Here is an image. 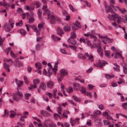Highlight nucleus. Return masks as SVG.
Segmentation results:
<instances>
[{
    "instance_id": "obj_53",
    "label": "nucleus",
    "mask_w": 127,
    "mask_h": 127,
    "mask_svg": "<svg viewBox=\"0 0 127 127\" xmlns=\"http://www.w3.org/2000/svg\"><path fill=\"white\" fill-rule=\"evenodd\" d=\"M57 91L56 89H54L53 90V97L54 98L56 97V93L57 92Z\"/></svg>"
},
{
    "instance_id": "obj_23",
    "label": "nucleus",
    "mask_w": 127,
    "mask_h": 127,
    "mask_svg": "<svg viewBox=\"0 0 127 127\" xmlns=\"http://www.w3.org/2000/svg\"><path fill=\"white\" fill-rule=\"evenodd\" d=\"M15 113L14 111H10V112L9 116L10 118L13 117L15 115Z\"/></svg>"
},
{
    "instance_id": "obj_47",
    "label": "nucleus",
    "mask_w": 127,
    "mask_h": 127,
    "mask_svg": "<svg viewBox=\"0 0 127 127\" xmlns=\"http://www.w3.org/2000/svg\"><path fill=\"white\" fill-rule=\"evenodd\" d=\"M38 27L40 30L43 29V25L42 24H39L38 26Z\"/></svg>"
},
{
    "instance_id": "obj_29",
    "label": "nucleus",
    "mask_w": 127,
    "mask_h": 127,
    "mask_svg": "<svg viewBox=\"0 0 127 127\" xmlns=\"http://www.w3.org/2000/svg\"><path fill=\"white\" fill-rule=\"evenodd\" d=\"M101 112L99 110H95L93 113L94 115H99L101 114Z\"/></svg>"
},
{
    "instance_id": "obj_56",
    "label": "nucleus",
    "mask_w": 127,
    "mask_h": 127,
    "mask_svg": "<svg viewBox=\"0 0 127 127\" xmlns=\"http://www.w3.org/2000/svg\"><path fill=\"white\" fill-rule=\"evenodd\" d=\"M110 3L111 4V6L114 7V5L113 4L115 3V0H110Z\"/></svg>"
},
{
    "instance_id": "obj_60",
    "label": "nucleus",
    "mask_w": 127,
    "mask_h": 127,
    "mask_svg": "<svg viewBox=\"0 0 127 127\" xmlns=\"http://www.w3.org/2000/svg\"><path fill=\"white\" fill-rule=\"evenodd\" d=\"M54 118L56 119H57V117H60V116L59 115L56 114L55 113L54 114Z\"/></svg>"
},
{
    "instance_id": "obj_39",
    "label": "nucleus",
    "mask_w": 127,
    "mask_h": 127,
    "mask_svg": "<svg viewBox=\"0 0 127 127\" xmlns=\"http://www.w3.org/2000/svg\"><path fill=\"white\" fill-rule=\"evenodd\" d=\"M122 18L117 13L115 14V19H117V20H119L121 19Z\"/></svg>"
},
{
    "instance_id": "obj_34",
    "label": "nucleus",
    "mask_w": 127,
    "mask_h": 127,
    "mask_svg": "<svg viewBox=\"0 0 127 127\" xmlns=\"http://www.w3.org/2000/svg\"><path fill=\"white\" fill-rule=\"evenodd\" d=\"M64 29L65 31H69L71 29V27L70 26H66L64 28Z\"/></svg>"
},
{
    "instance_id": "obj_24",
    "label": "nucleus",
    "mask_w": 127,
    "mask_h": 127,
    "mask_svg": "<svg viewBox=\"0 0 127 127\" xmlns=\"http://www.w3.org/2000/svg\"><path fill=\"white\" fill-rule=\"evenodd\" d=\"M50 121L49 119L45 120L44 121L45 126H43L42 127H48L47 124L50 123Z\"/></svg>"
},
{
    "instance_id": "obj_8",
    "label": "nucleus",
    "mask_w": 127,
    "mask_h": 127,
    "mask_svg": "<svg viewBox=\"0 0 127 127\" xmlns=\"http://www.w3.org/2000/svg\"><path fill=\"white\" fill-rule=\"evenodd\" d=\"M30 27L33 29L34 31L36 32L37 34L39 35L40 34V31L37 29L36 27L35 26V25H32L31 26H29Z\"/></svg>"
},
{
    "instance_id": "obj_2",
    "label": "nucleus",
    "mask_w": 127,
    "mask_h": 127,
    "mask_svg": "<svg viewBox=\"0 0 127 127\" xmlns=\"http://www.w3.org/2000/svg\"><path fill=\"white\" fill-rule=\"evenodd\" d=\"M13 98L16 101H18L23 96V94L22 93L17 92L16 94L13 93L12 95Z\"/></svg>"
},
{
    "instance_id": "obj_22",
    "label": "nucleus",
    "mask_w": 127,
    "mask_h": 127,
    "mask_svg": "<svg viewBox=\"0 0 127 127\" xmlns=\"http://www.w3.org/2000/svg\"><path fill=\"white\" fill-rule=\"evenodd\" d=\"M105 76L106 78L108 79H110L113 78L114 77V74L109 75V74H105Z\"/></svg>"
},
{
    "instance_id": "obj_17",
    "label": "nucleus",
    "mask_w": 127,
    "mask_h": 127,
    "mask_svg": "<svg viewBox=\"0 0 127 127\" xmlns=\"http://www.w3.org/2000/svg\"><path fill=\"white\" fill-rule=\"evenodd\" d=\"M105 56L107 58H109L110 57V52L108 51H104Z\"/></svg>"
},
{
    "instance_id": "obj_38",
    "label": "nucleus",
    "mask_w": 127,
    "mask_h": 127,
    "mask_svg": "<svg viewBox=\"0 0 127 127\" xmlns=\"http://www.w3.org/2000/svg\"><path fill=\"white\" fill-rule=\"evenodd\" d=\"M70 37L72 38H76V34L74 32V31L71 33Z\"/></svg>"
},
{
    "instance_id": "obj_26",
    "label": "nucleus",
    "mask_w": 127,
    "mask_h": 127,
    "mask_svg": "<svg viewBox=\"0 0 127 127\" xmlns=\"http://www.w3.org/2000/svg\"><path fill=\"white\" fill-rule=\"evenodd\" d=\"M57 33L59 34V35L61 36H62V34H60L59 33V32H61L63 34L64 33V32H63V30L62 29L60 28H59L57 30Z\"/></svg>"
},
{
    "instance_id": "obj_54",
    "label": "nucleus",
    "mask_w": 127,
    "mask_h": 127,
    "mask_svg": "<svg viewBox=\"0 0 127 127\" xmlns=\"http://www.w3.org/2000/svg\"><path fill=\"white\" fill-rule=\"evenodd\" d=\"M103 122L104 125H109L110 123V122H108L106 120H104L103 121Z\"/></svg>"
},
{
    "instance_id": "obj_28",
    "label": "nucleus",
    "mask_w": 127,
    "mask_h": 127,
    "mask_svg": "<svg viewBox=\"0 0 127 127\" xmlns=\"http://www.w3.org/2000/svg\"><path fill=\"white\" fill-rule=\"evenodd\" d=\"M10 112H9L6 109H5L4 110V114L2 115V116L7 117L9 115Z\"/></svg>"
},
{
    "instance_id": "obj_57",
    "label": "nucleus",
    "mask_w": 127,
    "mask_h": 127,
    "mask_svg": "<svg viewBox=\"0 0 127 127\" xmlns=\"http://www.w3.org/2000/svg\"><path fill=\"white\" fill-rule=\"evenodd\" d=\"M94 87V86L93 85L91 84H89L88 85V89L92 90Z\"/></svg>"
},
{
    "instance_id": "obj_51",
    "label": "nucleus",
    "mask_w": 127,
    "mask_h": 127,
    "mask_svg": "<svg viewBox=\"0 0 127 127\" xmlns=\"http://www.w3.org/2000/svg\"><path fill=\"white\" fill-rule=\"evenodd\" d=\"M10 55L11 57L13 58L16 57H17L16 55V54H15L12 51H10Z\"/></svg>"
},
{
    "instance_id": "obj_33",
    "label": "nucleus",
    "mask_w": 127,
    "mask_h": 127,
    "mask_svg": "<svg viewBox=\"0 0 127 127\" xmlns=\"http://www.w3.org/2000/svg\"><path fill=\"white\" fill-rule=\"evenodd\" d=\"M63 78V75H60L58 76L57 80L59 82H61Z\"/></svg>"
},
{
    "instance_id": "obj_35",
    "label": "nucleus",
    "mask_w": 127,
    "mask_h": 127,
    "mask_svg": "<svg viewBox=\"0 0 127 127\" xmlns=\"http://www.w3.org/2000/svg\"><path fill=\"white\" fill-rule=\"evenodd\" d=\"M24 79L25 83L27 85L29 83V81L27 77L26 76H24Z\"/></svg>"
},
{
    "instance_id": "obj_5",
    "label": "nucleus",
    "mask_w": 127,
    "mask_h": 127,
    "mask_svg": "<svg viewBox=\"0 0 127 127\" xmlns=\"http://www.w3.org/2000/svg\"><path fill=\"white\" fill-rule=\"evenodd\" d=\"M80 119V118H76L74 121H73L72 119L71 118H70V121L71 126H73L75 124H78L79 123V121Z\"/></svg>"
},
{
    "instance_id": "obj_43",
    "label": "nucleus",
    "mask_w": 127,
    "mask_h": 127,
    "mask_svg": "<svg viewBox=\"0 0 127 127\" xmlns=\"http://www.w3.org/2000/svg\"><path fill=\"white\" fill-rule=\"evenodd\" d=\"M16 26H22V20H21L19 21L18 23L16 24Z\"/></svg>"
},
{
    "instance_id": "obj_37",
    "label": "nucleus",
    "mask_w": 127,
    "mask_h": 127,
    "mask_svg": "<svg viewBox=\"0 0 127 127\" xmlns=\"http://www.w3.org/2000/svg\"><path fill=\"white\" fill-rule=\"evenodd\" d=\"M42 11L41 10L39 9L38 10L37 14L38 15V17L39 18H41V15L42 13Z\"/></svg>"
},
{
    "instance_id": "obj_25",
    "label": "nucleus",
    "mask_w": 127,
    "mask_h": 127,
    "mask_svg": "<svg viewBox=\"0 0 127 127\" xmlns=\"http://www.w3.org/2000/svg\"><path fill=\"white\" fill-rule=\"evenodd\" d=\"M78 56L79 58L82 59L84 60L85 59V57L82 53H78Z\"/></svg>"
},
{
    "instance_id": "obj_9",
    "label": "nucleus",
    "mask_w": 127,
    "mask_h": 127,
    "mask_svg": "<svg viewBox=\"0 0 127 127\" xmlns=\"http://www.w3.org/2000/svg\"><path fill=\"white\" fill-rule=\"evenodd\" d=\"M4 26L5 30L6 32H8L10 31V24H9L6 23H4Z\"/></svg>"
},
{
    "instance_id": "obj_20",
    "label": "nucleus",
    "mask_w": 127,
    "mask_h": 127,
    "mask_svg": "<svg viewBox=\"0 0 127 127\" xmlns=\"http://www.w3.org/2000/svg\"><path fill=\"white\" fill-rule=\"evenodd\" d=\"M51 37L53 40L55 41H56L58 40H60V38L53 35H52Z\"/></svg>"
},
{
    "instance_id": "obj_44",
    "label": "nucleus",
    "mask_w": 127,
    "mask_h": 127,
    "mask_svg": "<svg viewBox=\"0 0 127 127\" xmlns=\"http://www.w3.org/2000/svg\"><path fill=\"white\" fill-rule=\"evenodd\" d=\"M67 91L68 93H70L73 91V89L72 87H70L68 88Z\"/></svg>"
},
{
    "instance_id": "obj_14",
    "label": "nucleus",
    "mask_w": 127,
    "mask_h": 127,
    "mask_svg": "<svg viewBox=\"0 0 127 127\" xmlns=\"http://www.w3.org/2000/svg\"><path fill=\"white\" fill-rule=\"evenodd\" d=\"M87 38L85 37H83L81 38L80 40L79 41L80 42L82 43V42L84 43H85L86 42L87 44Z\"/></svg>"
},
{
    "instance_id": "obj_42",
    "label": "nucleus",
    "mask_w": 127,
    "mask_h": 127,
    "mask_svg": "<svg viewBox=\"0 0 127 127\" xmlns=\"http://www.w3.org/2000/svg\"><path fill=\"white\" fill-rule=\"evenodd\" d=\"M62 108L61 106H60L58 108L57 111L58 113L60 114H61L62 111Z\"/></svg>"
},
{
    "instance_id": "obj_50",
    "label": "nucleus",
    "mask_w": 127,
    "mask_h": 127,
    "mask_svg": "<svg viewBox=\"0 0 127 127\" xmlns=\"http://www.w3.org/2000/svg\"><path fill=\"white\" fill-rule=\"evenodd\" d=\"M69 9L71 10L73 12H74L75 11V9L73 6L71 4H69Z\"/></svg>"
},
{
    "instance_id": "obj_40",
    "label": "nucleus",
    "mask_w": 127,
    "mask_h": 127,
    "mask_svg": "<svg viewBox=\"0 0 127 127\" xmlns=\"http://www.w3.org/2000/svg\"><path fill=\"white\" fill-rule=\"evenodd\" d=\"M33 123L37 127H40L42 126V124L40 123H38L35 121L33 122Z\"/></svg>"
},
{
    "instance_id": "obj_48",
    "label": "nucleus",
    "mask_w": 127,
    "mask_h": 127,
    "mask_svg": "<svg viewBox=\"0 0 127 127\" xmlns=\"http://www.w3.org/2000/svg\"><path fill=\"white\" fill-rule=\"evenodd\" d=\"M18 87H20L22 85L23 83V82L22 81H18Z\"/></svg>"
},
{
    "instance_id": "obj_1",
    "label": "nucleus",
    "mask_w": 127,
    "mask_h": 127,
    "mask_svg": "<svg viewBox=\"0 0 127 127\" xmlns=\"http://www.w3.org/2000/svg\"><path fill=\"white\" fill-rule=\"evenodd\" d=\"M47 6L46 5H43L42 8L43 10H44L43 13L44 15L47 14L48 15V18L49 19L50 18V23L52 24H54L55 23V19L54 16L52 15H51L50 16V11L48 9H47Z\"/></svg>"
},
{
    "instance_id": "obj_45",
    "label": "nucleus",
    "mask_w": 127,
    "mask_h": 127,
    "mask_svg": "<svg viewBox=\"0 0 127 127\" xmlns=\"http://www.w3.org/2000/svg\"><path fill=\"white\" fill-rule=\"evenodd\" d=\"M72 97L73 99L75 101L77 102H79L80 101V99L78 98L77 97L75 96L74 95H73Z\"/></svg>"
},
{
    "instance_id": "obj_6",
    "label": "nucleus",
    "mask_w": 127,
    "mask_h": 127,
    "mask_svg": "<svg viewBox=\"0 0 127 127\" xmlns=\"http://www.w3.org/2000/svg\"><path fill=\"white\" fill-rule=\"evenodd\" d=\"M46 88V87L45 83L43 82H41L40 84L38 90V92L40 93L41 89L45 90Z\"/></svg>"
},
{
    "instance_id": "obj_58",
    "label": "nucleus",
    "mask_w": 127,
    "mask_h": 127,
    "mask_svg": "<svg viewBox=\"0 0 127 127\" xmlns=\"http://www.w3.org/2000/svg\"><path fill=\"white\" fill-rule=\"evenodd\" d=\"M69 48L73 50L76 49H77V47L76 46L69 45Z\"/></svg>"
},
{
    "instance_id": "obj_7",
    "label": "nucleus",
    "mask_w": 127,
    "mask_h": 127,
    "mask_svg": "<svg viewBox=\"0 0 127 127\" xmlns=\"http://www.w3.org/2000/svg\"><path fill=\"white\" fill-rule=\"evenodd\" d=\"M40 114L42 116L44 117H47L50 115V114L49 113L46 111L43 110H41L40 111Z\"/></svg>"
},
{
    "instance_id": "obj_11",
    "label": "nucleus",
    "mask_w": 127,
    "mask_h": 127,
    "mask_svg": "<svg viewBox=\"0 0 127 127\" xmlns=\"http://www.w3.org/2000/svg\"><path fill=\"white\" fill-rule=\"evenodd\" d=\"M58 64V62H56L55 64L54 67L51 68L53 72H55V74H56L57 71V65Z\"/></svg>"
},
{
    "instance_id": "obj_63",
    "label": "nucleus",
    "mask_w": 127,
    "mask_h": 127,
    "mask_svg": "<svg viewBox=\"0 0 127 127\" xmlns=\"http://www.w3.org/2000/svg\"><path fill=\"white\" fill-rule=\"evenodd\" d=\"M34 21V19L33 18H31L29 19V23H32Z\"/></svg>"
},
{
    "instance_id": "obj_12",
    "label": "nucleus",
    "mask_w": 127,
    "mask_h": 127,
    "mask_svg": "<svg viewBox=\"0 0 127 127\" xmlns=\"http://www.w3.org/2000/svg\"><path fill=\"white\" fill-rule=\"evenodd\" d=\"M60 75H65L67 74V70L64 69H61L60 70Z\"/></svg>"
},
{
    "instance_id": "obj_49",
    "label": "nucleus",
    "mask_w": 127,
    "mask_h": 127,
    "mask_svg": "<svg viewBox=\"0 0 127 127\" xmlns=\"http://www.w3.org/2000/svg\"><path fill=\"white\" fill-rule=\"evenodd\" d=\"M20 32L21 34L23 35H25L26 34V31L23 29L20 30Z\"/></svg>"
},
{
    "instance_id": "obj_18",
    "label": "nucleus",
    "mask_w": 127,
    "mask_h": 127,
    "mask_svg": "<svg viewBox=\"0 0 127 127\" xmlns=\"http://www.w3.org/2000/svg\"><path fill=\"white\" fill-rule=\"evenodd\" d=\"M113 64L115 66V67H113L114 69L116 71H119L120 70L119 66L116 63Z\"/></svg>"
},
{
    "instance_id": "obj_62",
    "label": "nucleus",
    "mask_w": 127,
    "mask_h": 127,
    "mask_svg": "<svg viewBox=\"0 0 127 127\" xmlns=\"http://www.w3.org/2000/svg\"><path fill=\"white\" fill-rule=\"evenodd\" d=\"M31 95L30 93H27L25 95V98L26 99H28V97H29Z\"/></svg>"
},
{
    "instance_id": "obj_41",
    "label": "nucleus",
    "mask_w": 127,
    "mask_h": 127,
    "mask_svg": "<svg viewBox=\"0 0 127 127\" xmlns=\"http://www.w3.org/2000/svg\"><path fill=\"white\" fill-rule=\"evenodd\" d=\"M75 25L78 28H81V26L80 23L77 21H76L75 23Z\"/></svg>"
},
{
    "instance_id": "obj_15",
    "label": "nucleus",
    "mask_w": 127,
    "mask_h": 127,
    "mask_svg": "<svg viewBox=\"0 0 127 127\" xmlns=\"http://www.w3.org/2000/svg\"><path fill=\"white\" fill-rule=\"evenodd\" d=\"M74 88V90H77L80 88V85L76 83H74L73 84Z\"/></svg>"
},
{
    "instance_id": "obj_19",
    "label": "nucleus",
    "mask_w": 127,
    "mask_h": 127,
    "mask_svg": "<svg viewBox=\"0 0 127 127\" xmlns=\"http://www.w3.org/2000/svg\"><path fill=\"white\" fill-rule=\"evenodd\" d=\"M35 66L36 68L37 67L39 69H41L42 67L41 63L40 62H38L35 63Z\"/></svg>"
},
{
    "instance_id": "obj_3",
    "label": "nucleus",
    "mask_w": 127,
    "mask_h": 127,
    "mask_svg": "<svg viewBox=\"0 0 127 127\" xmlns=\"http://www.w3.org/2000/svg\"><path fill=\"white\" fill-rule=\"evenodd\" d=\"M39 81L38 79H34L33 81V84H31L30 87L28 88L29 90H31L34 89L36 88L37 87V85L39 84Z\"/></svg>"
},
{
    "instance_id": "obj_27",
    "label": "nucleus",
    "mask_w": 127,
    "mask_h": 127,
    "mask_svg": "<svg viewBox=\"0 0 127 127\" xmlns=\"http://www.w3.org/2000/svg\"><path fill=\"white\" fill-rule=\"evenodd\" d=\"M86 89L84 87L82 86L81 88L80 89V91L83 94H85L86 93Z\"/></svg>"
},
{
    "instance_id": "obj_55",
    "label": "nucleus",
    "mask_w": 127,
    "mask_h": 127,
    "mask_svg": "<svg viewBox=\"0 0 127 127\" xmlns=\"http://www.w3.org/2000/svg\"><path fill=\"white\" fill-rule=\"evenodd\" d=\"M98 107L101 110H102L104 108V106L102 104H101L98 105Z\"/></svg>"
},
{
    "instance_id": "obj_13",
    "label": "nucleus",
    "mask_w": 127,
    "mask_h": 127,
    "mask_svg": "<svg viewBox=\"0 0 127 127\" xmlns=\"http://www.w3.org/2000/svg\"><path fill=\"white\" fill-rule=\"evenodd\" d=\"M115 14H114L109 15L107 16V17L108 19L110 20H114L115 21Z\"/></svg>"
},
{
    "instance_id": "obj_59",
    "label": "nucleus",
    "mask_w": 127,
    "mask_h": 127,
    "mask_svg": "<svg viewBox=\"0 0 127 127\" xmlns=\"http://www.w3.org/2000/svg\"><path fill=\"white\" fill-rule=\"evenodd\" d=\"M1 36H0V45L2 44L3 41L5 39V37H4L2 38Z\"/></svg>"
},
{
    "instance_id": "obj_52",
    "label": "nucleus",
    "mask_w": 127,
    "mask_h": 127,
    "mask_svg": "<svg viewBox=\"0 0 127 127\" xmlns=\"http://www.w3.org/2000/svg\"><path fill=\"white\" fill-rule=\"evenodd\" d=\"M106 9L105 10L107 12H108L110 11V10L111 9V7L110 6H105Z\"/></svg>"
},
{
    "instance_id": "obj_10",
    "label": "nucleus",
    "mask_w": 127,
    "mask_h": 127,
    "mask_svg": "<svg viewBox=\"0 0 127 127\" xmlns=\"http://www.w3.org/2000/svg\"><path fill=\"white\" fill-rule=\"evenodd\" d=\"M54 85L53 82L51 80H49L46 83V85L49 88H51Z\"/></svg>"
},
{
    "instance_id": "obj_61",
    "label": "nucleus",
    "mask_w": 127,
    "mask_h": 127,
    "mask_svg": "<svg viewBox=\"0 0 127 127\" xmlns=\"http://www.w3.org/2000/svg\"><path fill=\"white\" fill-rule=\"evenodd\" d=\"M26 118V116H22L20 119V121H24V119Z\"/></svg>"
},
{
    "instance_id": "obj_4",
    "label": "nucleus",
    "mask_w": 127,
    "mask_h": 127,
    "mask_svg": "<svg viewBox=\"0 0 127 127\" xmlns=\"http://www.w3.org/2000/svg\"><path fill=\"white\" fill-rule=\"evenodd\" d=\"M107 64V62L104 60H100L98 61V63L95 64L94 65L96 67L101 68L103 66H104L106 64Z\"/></svg>"
},
{
    "instance_id": "obj_32",
    "label": "nucleus",
    "mask_w": 127,
    "mask_h": 127,
    "mask_svg": "<svg viewBox=\"0 0 127 127\" xmlns=\"http://www.w3.org/2000/svg\"><path fill=\"white\" fill-rule=\"evenodd\" d=\"M93 56L92 55H89L88 54V59L90 60L91 62H93L94 61Z\"/></svg>"
},
{
    "instance_id": "obj_16",
    "label": "nucleus",
    "mask_w": 127,
    "mask_h": 127,
    "mask_svg": "<svg viewBox=\"0 0 127 127\" xmlns=\"http://www.w3.org/2000/svg\"><path fill=\"white\" fill-rule=\"evenodd\" d=\"M3 66L5 69L8 72L10 71V69L9 68V65L5 63H4L3 64Z\"/></svg>"
},
{
    "instance_id": "obj_64",
    "label": "nucleus",
    "mask_w": 127,
    "mask_h": 127,
    "mask_svg": "<svg viewBox=\"0 0 127 127\" xmlns=\"http://www.w3.org/2000/svg\"><path fill=\"white\" fill-rule=\"evenodd\" d=\"M49 127H57L56 125L54 123L50 124L49 125Z\"/></svg>"
},
{
    "instance_id": "obj_21",
    "label": "nucleus",
    "mask_w": 127,
    "mask_h": 127,
    "mask_svg": "<svg viewBox=\"0 0 127 127\" xmlns=\"http://www.w3.org/2000/svg\"><path fill=\"white\" fill-rule=\"evenodd\" d=\"M97 51L101 56H102L103 54L102 49L101 47L98 48L97 49Z\"/></svg>"
},
{
    "instance_id": "obj_31",
    "label": "nucleus",
    "mask_w": 127,
    "mask_h": 127,
    "mask_svg": "<svg viewBox=\"0 0 127 127\" xmlns=\"http://www.w3.org/2000/svg\"><path fill=\"white\" fill-rule=\"evenodd\" d=\"M90 35L91 38H93L94 39L95 41L97 39V37L95 35H92V34H89L88 33V36Z\"/></svg>"
},
{
    "instance_id": "obj_46",
    "label": "nucleus",
    "mask_w": 127,
    "mask_h": 127,
    "mask_svg": "<svg viewBox=\"0 0 127 127\" xmlns=\"http://www.w3.org/2000/svg\"><path fill=\"white\" fill-rule=\"evenodd\" d=\"M117 8L123 14L124 13L126 12V10L125 8H123L122 9V10L119 7H117Z\"/></svg>"
},
{
    "instance_id": "obj_36",
    "label": "nucleus",
    "mask_w": 127,
    "mask_h": 127,
    "mask_svg": "<svg viewBox=\"0 0 127 127\" xmlns=\"http://www.w3.org/2000/svg\"><path fill=\"white\" fill-rule=\"evenodd\" d=\"M51 69L50 68H48L47 69L48 72L47 73V76L50 77V75L52 74V72L51 71Z\"/></svg>"
},
{
    "instance_id": "obj_30",
    "label": "nucleus",
    "mask_w": 127,
    "mask_h": 127,
    "mask_svg": "<svg viewBox=\"0 0 127 127\" xmlns=\"http://www.w3.org/2000/svg\"><path fill=\"white\" fill-rule=\"evenodd\" d=\"M34 4L36 5V8H38L40 6V2L37 1H34Z\"/></svg>"
}]
</instances>
